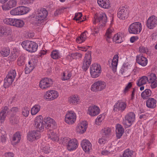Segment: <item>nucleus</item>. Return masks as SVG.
<instances>
[{"label": "nucleus", "mask_w": 157, "mask_h": 157, "mask_svg": "<svg viewBox=\"0 0 157 157\" xmlns=\"http://www.w3.org/2000/svg\"><path fill=\"white\" fill-rule=\"evenodd\" d=\"M42 119V116H40L36 118L35 120V126L38 131H43L44 127L49 131L56 128V123L53 119L49 117H45L44 121Z\"/></svg>", "instance_id": "f257e3e1"}, {"label": "nucleus", "mask_w": 157, "mask_h": 157, "mask_svg": "<svg viewBox=\"0 0 157 157\" xmlns=\"http://www.w3.org/2000/svg\"><path fill=\"white\" fill-rule=\"evenodd\" d=\"M18 111V108L17 107H13L11 109H9L7 106L4 107L0 112V122H3L6 116L11 112L15 113Z\"/></svg>", "instance_id": "f03ea898"}, {"label": "nucleus", "mask_w": 157, "mask_h": 157, "mask_svg": "<svg viewBox=\"0 0 157 157\" xmlns=\"http://www.w3.org/2000/svg\"><path fill=\"white\" fill-rule=\"evenodd\" d=\"M21 45L23 48L31 52L36 51L38 48V45L35 42L29 40L23 41Z\"/></svg>", "instance_id": "7ed1b4c3"}, {"label": "nucleus", "mask_w": 157, "mask_h": 157, "mask_svg": "<svg viewBox=\"0 0 157 157\" xmlns=\"http://www.w3.org/2000/svg\"><path fill=\"white\" fill-rule=\"evenodd\" d=\"M29 10V8L26 7L18 6L12 9L10 13L11 15L13 16L20 15L26 13Z\"/></svg>", "instance_id": "20e7f679"}, {"label": "nucleus", "mask_w": 157, "mask_h": 157, "mask_svg": "<svg viewBox=\"0 0 157 157\" xmlns=\"http://www.w3.org/2000/svg\"><path fill=\"white\" fill-rule=\"evenodd\" d=\"M142 29V25L140 23L135 22L132 24L128 29L130 33L137 34L139 33Z\"/></svg>", "instance_id": "39448f33"}, {"label": "nucleus", "mask_w": 157, "mask_h": 157, "mask_svg": "<svg viewBox=\"0 0 157 157\" xmlns=\"http://www.w3.org/2000/svg\"><path fill=\"white\" fill-rule=\"evenodd\" d=\"M90 71L92 77L94 78L98 77L101 72L100 66L97 64H93L90 67Z\"/></svg>", "instance_id": "423d86ee"}, {"label": "nucleus", "mask_w": 157, "mask_h": 157, "mask_svg": "<svg viewBox=\"0 0 157 157\" xmlns=\"http://www.w3.org/2000/svg\"><path fill=\"white\" fill-rule=\"evenodd\" d=\"M91 52L88 51L86 54L83 60L82 68L86 71L89 68L91 62Z\"/></svg>", "instance_id": "0eeeda50"}, {"label": "nucleus", "mask_w": 157, "mask_h": 157, "mask_svg": "<svg viewBox=\"0 0 157 157\" xmlns=\"http://www.w3.org/2000/svg\"><path fill=\"white\" fill-rule=\"evenodd\" d=\"M118 11L117 17L120 19L124 20L128 17L129 13L128 8L124 6L121 7Z\"/></svg>", "instance_id": "6e6552de"}, {"label": "nucleus", "mask_w": 157, "mask_h": 157, "mask_svg": "<svg viewBox=\"0 0 157 157\" xmlns=\"http://www.w3.org/2000/svg\"><path fill=\"white\" fill-rule=\"evenodd\" d=\"M135 115L133 112H130L125 116V120H123V124L127 126V127H130L132 123L134 121Z\"/></svg>", "instance_id": "1a4fd4ad"}, {"label": "nucleus", "mask_w": 157, "mask_h": 157, "mask_svg": "<svg viewBox=\"0 0 157 157\" xmlns=\"http://www.w3.org/2000/svg\"><path fill=\"white\" fill-rule=\"evenodd\" d=\"M58 93L55 90H51L46 92L44 96L45 100L48 101L53 100L59 96Z\"/></svg>", "instance_id": "9d476101"}, {"label": "nucleus", "mask_w": 157, "mask_h": 157, "mask_svg": "<svg viewBox=\"0 0 157 157\" xmlns=\"http://www.w3.org/2000/svg\"><path fill=\"white\" fill-rule=\"evenodd\" d=\"M105 83L101 81L96 82L91 86V90L94 91H100L105 89Z\"/></svg>", "instance_id": "9b49d317"}, {"label": "nucleus", "mask_w": 157, "mask_h": 157, "mask_svg": "<svg viewBox=\"0 0 157 157\" xmlns=\"http://www.w3.org/2000/svg\"><path fill=\"white\" fill-rule=\"evenodd\" d=\"M76 118V116L75 113L74 112L71 111L68 112L66 114L65 118V121L69 124H72L75 121Z\"/></svg>", "instance_id": "f8f14e48"}, {"label": "nucleus", "mask_w": 157, "mask_h": 157, "mask_svg": "<svg viewBox=\"0 0 157 157\" xmlns=\"http://www.w3.org/2000/svg\"><path fill=\"white\" fill-rule=\"evenodd\" d=\"M52 83V79L49 78H45L40 81L39 86L41 88L45 89L50 87Z\"/></svg>", "instance_id": "ddd939ff"}, {"label": "nucleus", "mask_w": 157, "mask_h": 157, "mask_svg": "<svg viewBox=\"0 0 157 157\" xmlns=\"http://www.w3.org/2000/svg\"><path fill=\"white\" fill-rule=\"evenodd\" d=\"M157 25V17L155 16H152L148 19L147 22V27L150 29L155 28Z\"/></svg>", "instance_id": "4468645a"}, {"label": "nucleus", "mask_w": 157, "mask_h": 157, "mask_svg": "<svg viewBox=\"0 0 157 157\" xmlns=\"http://www.w3.org/2000/svg\"><path fill=\"white\" fill-rule=\"evenodd\" d=\"M48 13L47 10L44 8L38 10L37 11V15L35 18L36 21H41L43 20L46 17Z\"/></svg>", "instance_id": "2eb2a0df"}, {"label": "nucleus", "mask_w": 157, "mask_h": 157, "mask_svg": "<svg viewBox=\"0 0 157 157\" xmlns=\"http://www.w3.org/2000/svg\"><path fill=\"white\" fill-rule=\"evenodd\" d=\"M40 137V134L38 131H33L29 132L28 135V139L33 141L39 139Z\"/></svg>", "instance_id": "dca6fc26"}, {"label": "nucleus", "mask_w": 157, "mask_h": 157, "mask_svg": "<svg viewBox=\"0 0 157 157\" xmlns=\"http://www.w3.org/2000/svg\"><path fill=\"white\" fill-rule=\"evenodd\" d=\"M126 105L125 102L118 101L114 105L113 110L114 112L119 111H123L125 109Z\"/></svg>", "instance_id": "f3484780"}, {"label": "nucleus", "mask_w": 157, "mask_h": 157, "mask_svg": "<svg viewBox=\"0 0 157 157\" xmlns=\"http://www.w3.org/2000/svg\"><path fill=\"white\" fill-rule=\"evenodd\" d=\"M95 20L93 21V23L95 24L97 22L101 21L105 25L106 22L107 17L106 14L104 13H102L98 16H95L94 17Z\"/></svg>", "instance_id": "a211bd4d"}, {"label": "nucleus", "mask_w": 157, "mask_h": 157, "mask_svg": "<svg viewBox=\"0 0 157 157\" xmlns=\"http://www.w3.org/2000/svg\"><path fill=\"white\" fill-rule=\"evenodd\" d=\"M17 3L16 0H10L6 4L3 5L2 7L3 10H6L15 7Z\"/></svg>", "instance_id": "6ab92c4d"}, {"label": "nucleus", "mask_w": 157, "mask_h": 157, "mask_svg": "<svg viewBox=\"0 0 157 157\" xmlns=\"http://www.w3.org/2000/svg\"><path fill=\"white\" fill-rule=\"evenodd\" d=\"M87 124L86 121H82L79 124L76 128V131L77 132L82 134L84 132L87 128Z\"/></svg>", "instance_id": "aec40b11"}, {"label": "nucleus", "mask_w": 157, "mask_h": 157, "mask_svg": "<svg viewBox=\"0 0 157 157\" xmlns=\"http://www.w3.org/2000/svg\"><path fill=\"white\" fill-rule=\"evenodd\" d=\"M100 109L95 105L90 106L88 108V113L91 116L98 115L100 113Z\"/></svg>", "instance_id": "412c9836"}, {"label": "nucleus", "mask_w": 157, "mask_h": 157, "mask_svg": "<svg viewBox=\"0 0 157 157\" xmlns=\"http://www.w3.org/2000/svg\"><path fill=\"white\" fill-rule=\"evenodd\" d=\"M81 146L86 152H88L92 148V145L90 141L86 140H83L81 143Z\"/></svg>", "instance_id": "4be33fe9"}, {"label": "nucleus", "mask_w": 157, "mask_h": 157, "mask_svg": "<svg viewBox=\"0 0 157 157\" xmlns=\"http://www.w3.org/2000/svg\"><path fill=\"white\" fill-rule=\"evenodd\" d=\"M77 144V140L76 139H70L67 146V149L69 151H72L78 147Z\"/></svg>", "instance_id": "5701e85b"}, {"label": "nucleus", "mask_w": 157, "mask_h": 157, "mask_svg": "<svg viewBox=\"0 0 157 157\" xmlns=\"http://www.w3.org/2000/svg\"><path fill=\"white\" fill-rule=\"evenodd\" d=\"M156 100L153 98H148L146 101L147 106L150 108L154 109L156 106Z\"/></svg>", "instance_id": "b1692460"}, {"label": "nucleus", "mask_w": 157, "mask_h": 157, "mask_svg": "<svg viewBox=\"0 0 157 157\" xmlns=\"http://www.w3.org/2000/svg\"><path fill=\"white\" fill-rule=\"evenodd\" d=\"M136 61L139 64L142 66H145L147 63V58L140 55L137 56Z\"/></svg>", "instance_id": "393cba45"}, {"label": "nucleus", "mask_w": 157, "mask_h": 157, "mask_svg": "<svg viewBox=\"0 0 157 157\" xmlns=\"http://www.w3.org/2000/svg\"><path fill=\"white\" fill-rule=\"evenodd\" d=\"M120 72L122 75L123 76L125 77H128L130 75L131 71L128 68V66L123 65L120 70Z\"/></svg>", "instance_id": "a878e982"}, {"label": "nucleus", "mask_w": 157, "mask_h": 157, "mask_svg": "<svg viewBox=\"0 0 157 157\" xmlns=\"http://www.w3.org/2000/svg\"><path fill=\"white\" fill-rule=\"evenodd\" d=\"M98 3L100 6L105 9L109 8L110 7L109 0H98Z\"/></svg>", "instance_id": "bb28decb"}, {"label": "nucleus", "mask_w": 157, "mask_h": 157, "mask_svg": "<svg viewBox=\"0 0 157 157\" xmlns=\"http://www.w3.org/2000/svg\"><path fill=\"white\" fill-rule=\"evenodd\" d=\"M116 135L118 138H120L124 132V128L120 124H117L116 126Z\"/></svg>", "instance_id": "cd10ccee"}, {"label": "nucleus", "mask_w": 157, "mask_h": 157, "mask_svg": "<svg viewBox=\"0 0 157 157\" xmlns=\"http://www.w3.org/2000/svg\"><path fill=\"white\" fill-rule=\"evenodd\" d=\"M118 56V55H115L112 60L111 67L112 70L114 72L116 71L117 68V65Z\"/></svg>", "instance_id": "c85d7f7f"}, {"label": "nucleus", "mask_w": 157, "mask_h": 157, "mask_svg": "<svg viewBox=\"0 0 157 157\" xmlns=\"http://www.w3.org/2000/svg\"><path fill=\"white\" fill-rule=\"evenodd\" d=\"M21 139V136L20 133L18 132H16L13 135L11 141L12 144L13 145H16L19 142Z\"/></svg>", "instance_id": "c756f323"}, {"label": "nucleus", "mask_w": 157, "mask_h": 157, "mask_svg": "<svg viewBox=\"0 0 157 157\" xmlns=\"http://www.w3.org/2000/svg\"><path fill=\"white\" fill-rule=\"evenodd\" d=\"M152 94V91L149 89H146L141 94V96L144 99H147L150 97Z\"/></svg>", "instance_id": "7c9ffc66"}, {"label": "nucleus", "mask_w": 157, "mask_h": 157, "mask_svg": "<svg viewBox=\"0 0 157 157\" xmlns=\"http://www.w3.org/2000/svg\"><path fill=\"white\" fill-rule=\"evenodd\" d=\"M86 33H87V31H85L81 33L80 36L76 39L77 42L81 43L86 40L87 37Z\"/></svg>", "instance_id": "2f4dec72"}, {"label": "nucleus", "mask_w": 157, "mask_h": 157, "mask_svg": "<svg viewBox=\"0 0 157 157\" xmlns=\"http://www.w3.org/2000/svg\"><path fill=\"white\" fill-rule=\"evenodd\" d=\"M82 57V55L79 53L76 52L74 53H72L68 55L67 56V58L72 60V59H76Z\"/></svg>", "instance_id": "473e14b6"}, {"label": "nucleus", "mask_w": 157, "mask_h": 157, "mask_svg": "<svg viewBox=\"0 0 157 157\" xmlns=\"http://www.w3.org/2000/svg\"><path fill=\"white\" fill-rule=\"evenodd\" d=\"M147 82H148V79H147V77L143 76L138 80L137 85L138 86H140L145 84Z\"/></svg>", "instance_id": "72a5a7b5"}, {"label": "nucleus", "mask_w": 157, "mask_h": 157, "mask_svg": "<svg viewBox=\"0 0 157 157\" xmlns=\"http://www.w3.org/2000/svg\"><path fill=\"white\" fill-rule=\"evenodd\" d=\"M34 68L33 64L30 61H29L28 64L26 65L25 69V73L26 74H29L31 71H33Z\"/></svg>", "instance_id": "f704fd0d"}, {"label": "nucleus", "mask_w": 157, "mask_h": 157, "mask_svg": "<svg viewBox=\"0 0 157 157\" xmlns=\"http://www.w3.org/2000/svg\"><path fill=\"white\" fill-rule=\"evenodd\" d=\"M10 53V50L8 47H5L2 48L0 51V53L3 57L8 56Z\"/></svg>", "instance_id": "c9c22d12"}, {"label": "nucleus", "mask_w": 157, "mask_h": 157, "mask_svg": "<svg viewBox=\"0 0 157 157\" xmlns=\"http://www.w3.org/2000/svg\"><path fill=\"white\" fill-rule=\"evenodd\" d=\"M25 58L23 55H21L19 57L17 60V64L19 66H24L25 63Z\"/></svg>", "instance_id": "e433bc0d"}, {"label": "nucleus", "mask_w": 157, "mask_h": 157, "mask_svg": "<svg viewBox=\"0 0 157 157\" xmlns=\"http://www.w3.org/2000/svg\"><path fill=\"white\" fill-rule=\"evenodd\" d=\"M122 35V34L120 33H118L115 35L113 38V40L117 43H121L123 41L121 37Z\"/></svg>", "instance_id": "4c0bfd02"}, {"label": "nucleus", "mask_w": 157, "mask_h": 157, "mask_svg": "<svg viewBox=\"0 0 157 157\" xmlns=\"http://www.w3.org/2000/svg\"><path fill=\"white\" fill-rule=\"evenodd\" d=\"M13 79H10L7 77L4 79V86L5 88H7L10 86L13 81Z\"/></svg>", "instance_id": "58836bf2"}, {"label": "nucleus", "mask_w": 157, "mask_h": 157, "mask_svg": "<svg viewBox=\"0 0 157 157\" xmlns=\"http://www.w3.org/2000/svg\"><path fill=\"white\" fill-rule=\"evenodd\" d=\"M40 106L38 105H35L31 109V113L32 115L36 114L40 110Z\"/></svg>", "instance_id": "ea45409f"}, {"label": "nucleus", "mask_w": 157, "mask_h": 157, "mask_svg": "<svg viewBox=\"0 0 157 157\" xmlns=\"http://www.w3.org/2000/svg\"><path fill=\"white\" fill-rule=\"evenodd\" d=\"M133 153V151L127 149L125 150L123 154V157H132Z\"/></svg>", "instance_id": "a19ab883"}, {"label": "nucleus", "mask_w": 157, "mask_h": 157, "mask_svg": "<svg viewBox=\"0 0 157 157\" xmlns=\"http://www.w3.org/2000/svg\"><path fill=\"white\" fill-rule=\"evenodd\" d=\"M79 99L78 96L74 95L70 97L69 99V102L70 104H76L78 101Z\"/></svg>", "instance_id": "79ce46f5"}, {"label": "nucleus", "mask_w": 157, "mask_h": 157, "mask_svg": "<svg viewBox=\"0 0 157 157\" xmlns=\"http://www.w3.org/2000/svg\"><path fill=\"white\" fill-rule=\"evenodd\" d=\"M147 78L148 79V82H153L154 81H155L156 79V76L155 74L151 73L150 75H148Z\"/></svg>", "instance_id": "37998d69"}, {"label": "nucleus", "mask_w": 157, "mask_h": 157, "mask_svg": "<svg viewBox=\"0 0 157 157\" xmlns=\"http://www.w3.org/2000/svg\"><path fill=\"white\" fill-rule=\"evenodd\" d=\"M71 76L70 72L66 71L63 73L61 79L62 80H67L69 79Z\"/></svg>", "instance_id": "c03bdc74"}, {"label": "nucleus", "mask_w": 157, "mask_h": 157, "mask_svg": "<svg viewBox=\"0 0 157 157\" xmlns=\"http://www.w3.org/2000/svg\"><path fill=\"white\" fill-rule=\"evenodd\" d=\"M18 120V117L14 115H12L10 117V122L13 124H17Z\"/></svg>", "instance_id": "a18cd8bd"}, {"label": "nucleus", "mask_w": 157, "mask_h": 157, "mask_svg": "<svg viewBox=\"0 0 157 157\" xmlns=\"http://www.w3.org/2000/svg\"><path fill=\"white\" fill-rule=\"evenodd\" d=\"M110 129L109 127L104 128L101 130V133H102L103 136L104 137H105V136L109 135L110 134Z\"/></svg>", "instance_id": "49530a36"}, {"label": "nucleus", "mask_w": 157, "mask_h": 157, "mask_svg": "<svg viewBox=\"0 0 157 157\" xmlns=\"http://www.w3.org/2000/svg\"><path fill=\"white\" fill-rule=\"evenodd\" d=\"M82 14L81 13L79 12L78 13H76L75 14V16L73 18V20H74L80 21V22L83 21V20L81 21L82 20Z\"/></svg>", "instance_id": "de8ad7c7"}, {"label": "nucleus", "mask_w": 157, "mask_h": 157, "mask_svg": "<svg viewBox=\"0 0 157 157\" xmlns=\"http://www.w3.org/2000/svg\"><path fill=\"white\" fill-rule=\"evenodd\" d=\"M24 25V22L22 20L17 19L15 26L18 28H21Z\"/></svg>", "instance_id": "09e8293b"}, {"label": "nucleus", "mask_w": 157, "mask_h": 157, "mask_svg": "<svg viewBox=\"0 0 157 157\" xmlns=\"http://www.w3.org/2000/svg\"><path fill=\"white\" fill-rule=\"evenodd\" d=\"M51 56L54 59H57L59 57V53L57 51H53L51 53Z\"/></svg>", "instance_id": "8fccbe9b"}, {"label": "nucleus", "mask_w": 157, "mask_h": 157, "mask_svg": "<svg viewBox=\"0 0 157 157\" xmlns=\"http://www.w3.org/2000/svg\"><path fill=\"white\" fill-rule=\"evenodd\" d=\"M49 134L50 135L49 138L52 140L55 141L58 139L57 135L53 131L51 132Z\"/></svg>", "instance_id": "3c124183"}, {"label": "nucleus", "mask_w": 157, "mask_h": 157, "mask_svg": "<svg viewBox=\"0 0 157 157\" xmlns=\"http://www.w3.org/2000/svg\"><path fill=\"white\" fill-rule=\"evenodd\" d=\"M29 109L27 108H23L22 109V115L25 117H28L29 114Z\"/></svg>", "instance_id": "603ef678"}, {"label": "nucleus", "mask_w": 157, "mask_h": 157, "mask_svg": "<svg viewBox=\"0 0 157 157\" xmlns=\"http://www.w3.org/2000/svg\"><path fill=\"white\" fill-rule=\"evenodd\" d=\"M6 28L3 26L0 27V33L3 35L7 36L8 34L7 32Z\"/></svg>", "instance_id": "864d4df0"}, {"label": "nucleus", "mask_w": 157, "mask_h": 157, "mask_svg": "<svg viewBox=\"0 0 157 157\" xmlns=\"http://www.w3.org/2000/svg\"><path fill=\"white\" fill-rule=\"evenodd\" d=\"M13 18H6L3 20V22L8 25H11Z\"/></svg>", "instance_id": "5fc2aeb1"}, {"label": "nucleus", "mask_w": 157, "mask_h": 157, "mask_svg": "<svg viewBox=\"0 0 157 157\" xmlns=\"http://www.w3.org/2000/svg\"><path fill=\"white\" fill-rule=\"evenodd\" d=\"M66 7H63L61 9H59L57 10L55 12L54 14L56 16H57L59 14H60L62 12H63L64 9H67Z\"/></svg>", "instance_id": "6e6d98bb"}, {"label": "nucleus", "mask_w": 157, "mask_h": 157, "mask_svg": "<svg viewBox=\"0 0 157 157\" xmlns=\"http://www.w3.org/2000/svg\"><path fill=\"white\" fill-rule=\"evenodd\" d=\"M112 32V30L110 29H108L107 31L106 35L107 36L106 40L107 41H108V39H110L112 37L111 36V33Z\"/></svg>", "instance_id": "4d7b16f0"}, {"label": "nucleus", "mask_w": 157, "mask_h": 157, "mask_svg": "<svg viewBox=\"0 0 157 157\" xmlns=\"http://www.w3.org/2000/svg\"><path fill=\"white\" fill-rule=\"evenodd\" d=\"M7 75L11 76L13 78H15L16 75V71L15 70H11L9 71Z\"/></svg>", "instance_id": "13d9d810"}, {"label": "nucleus", "mask_w": 157, "mask_h": 157, "mask_svg": "<svg viewBox=\"0 0 157 157\" xmlns=\"http://www.w3.org/2000/svg\"><path fill=\"white\" fill-rule=\"evenodd\" d=\"M70 140V138L67 137H65L63 138L62 140V144L67 146Z\"/></svg>", "instance_id": "bf43d9fd"}, {"label": "nucleus", "mask_w": 157, "mask_h": 157, "mask_svg": "<svg viewBox=\"0 0 157 157\" xmlns=\"http://www.w3.org/2000/svg\"><path fill=\"white\" fill-rule=\"evenodd\" d=\"M102 115H99L96 120V124L97 125H100L101 122L103 120L102 118Z\"/></svg>", "instance_id": "052dcab7"}, {"label": "nucleus", "mask_w": 157, "mask_h": 157, "mask_svg": "<svg viewBox=\"0 0 157 157\" xmlns=\"http://www.w3.org/2000/svg\"><path fill=\"white\" fill-rule=\"evenodd\" d=\"M6 134H2L0 136L1 141L2 143L5 142L6 140Z\"/></svg>", "instance_id": "680f3d73"}, {"label": "nucleus", "mask_w": 157, "mask_h": 157, "mask_svg": "<svg viewBox=\"0 0 157 157\" xmlns=\"http://www.w3.org/2000/svg\"><path fill=\"white\" fill-rule=\"evenodd\" d=\"M51 148L48 146H46L44 148V152L45 153L47 154L51 151Z\"/></svg>", "instance_id": "e2e57ef3"}, {"label": "nucleus", "mask_w": 157, "mask_h": 157, "mask_svg": "<svg viewBox=\"0 0 157 157\" xmlns=\"http://www.w3.org/2000/svg\"><path fill=\"white\" fill-rule=\"evenodd\" d=\"M151 39L153 41H156L157 40V33H153L151 35Z\"/></svg>", "instance_id": "0e129e2a"}, {"label": "nucleus", "mask_w": 157, "mask_h": 157, "mask_svg": "<svg viewBox=\"0 0 157 157\" xmlns=\"http://www.w3.org/2000/svg\"><path fill=\"white\" fill-rule=\"evenodd\" d=\"M151 83V86L152 88H154L157 86V80H155L153 82H149Z\"/></svg>", "instance_id": "69168bd1"}, {"label": "nucleus", "mask_w": 157, "mask_h": 157, "mask_svg": "<svg viewBox=\"0 0 157 157\" xmlns=\"http://www.w3.org/2000/svg\"><path fill=\"white\" fill-rule=\"evenodd\" d=\"M132 86V83L131 82L129 83L125 87L124 90V92H126L128 90V89L131 87Z\"/></svg>", "instance_id": "338daca9"}, {"label": "nucleus", "mask_w": 157, "mask_h": 157, "mask_svg": "<svg viewBox=\"0 0 157 157\" xmlns=\"http://www.w3.org/2000/svg\"><path fill=\"white\" fill-rule=\"evenodd\" d=\"M138 39V37L137 36H133L130 39V41L131 43H133Z\"/></svg>", "instance_id": "774afa93"}]
</instances>
